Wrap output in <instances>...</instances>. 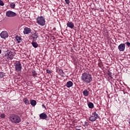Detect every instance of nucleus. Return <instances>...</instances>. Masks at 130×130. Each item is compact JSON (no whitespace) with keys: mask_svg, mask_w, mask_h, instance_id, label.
Listing matches in <instances>:
<instances>
[{"mask_svg":"<svg viewBox=\"0 0 130 130\" xmlns=\"http://www.w3.org/2000/svg\"><path fill=\"white\" fill-rule=\"evenodd\" d=\"M5 76V73H4V72H0V79L4 78Z\"/></svg>","mask_w":130,"mask_h":130,"instance_id":"obj_24","label":"nucleus"},{"mask_svg":"<svg viewBox=\"0 0 130 130\" xmlns=\"http://www.w3.org/2000/svg\"><path fill=\"white\" fill-rule=\"evenodd\" d=\"M9 119L12 123H15L18 124L21 122V117L17 114H12L9 116Z\"/></svg>","mask_w":130,"mask_h":130,"instance_id":"obj_2","label":"nucleus"},{"mask_svg":"<svg viewBox=\"0 0 130 130\" xmlns=\"http://www.w3.org/2000/svg\"><path fill=\"white\" fill-rule=\"evenodd\" d=\"M31 45L33 46V47H34L35 48H37V47H38V44L37 43L35 42L34 41H32L31 42Z\"/></svg>","mask_w":130,"mask_h":130,"instance_id":"obj_21","label":"nucleus"},{"mask_svg":"<svg viewBox=\"0 0 130 130\" xmlns=\"http://www.w3.org/2000/svg\"><path fill=\"white\" fill-rule=\"evenodd\" d=\"M1 118H5L6 117V115L4 114H1Z\"/></svg>","mask_w":130,"mask_h":130,"instance_id":"obj_27","label":"nucleus"},{"mask_svg":"<svg viewBox=\"0 0 130 130\" xmlns=\"http://www.w3.org/2000/svg\"><path fill=\"white\" fill-rule=\"evenodd\" d=\"M5 55L7 57V59H13L14 56H15V52H12L11 50H7L5 52Z\"/></svg>","mask_w":130,"mask_h":130,"instance_id":"obj_3","label":"nucleus"},{"mask_svg":"<svg viewBox=\"0 0 130 130\" xmlns=\"http://www.w3.org/2000/svg\"><path fill=\"white\" fill-rule=\"evenodd\" d=\"M81 80L86 84H90L92 82V76L89 72H84L82 74Z\"/></svg>","mask_w":130,"mask_h":130,"instance_id":"obj_1","label":"nucleus"},{"mask_svg":"<svg viewBox=\"0 0 130 130\" xmlns=\"http://www.w3.org/2000/svg\"><path fill=\"white\" fill-rule=\"evenodd\" d=\"M0 6H2V7L5 6V3H4V2L2 0H0Z\"/></svg>","mask_w":130,"mask_h":130,"instance_id":"obj_25","label":"nucleus"},{"mask_svg":"<svg viewBox=\"0 0 130 130\" xmlns=\"http://www.w3.org/2000/svg\"><path fill=\"white\" fill-rule=\"evenodd\" d=\"M67 27H69V28H71V29H74L75 27V25L74 24V23L72 22H68L67 23Z\"/></svg>","mask_w":130,"mask_h":130,"instance_id":"obj_12","label":"nucleus"},{"mask_svg":"<svg viewBox=\"0 0 130 130\" xmlns=\"http://www.w3.org/2000/svg\"><path fill=\"white\" fill-rule=\"evenodd\" d=\"M30 104L32 106H35L37 104V102L35 100H30Z\"/></svg>","mask_w":130,"mask_h":130,"instance_id":"obj_16","label":"nucleus"},{"mask_svg":"<svg viewBox=\"0 0 130 130\" xmlns=\"http://www.w3.org/2000/svg\"><path fill=\"white\" fill-rule=\"evenodd\" d=\"M39 117L40 119H43V120L46 119V118H47V114L43 112L40 114Z\"/></svg>","mask_w":130,"mask_h":130,"instance_id":"obj_11","label":"nucleus"},{"mask_svg":"<svg viewBox=\"0 0 130 130\" xmlns=\"http://www.w3.org/2000/svg\"><path fill=\"white\" fill-rule=\"evenodd\" d=\"M31 38H32V40L34 41L36 40V39L38 38V32H35L34 34L31 35Z\"/></svg>","mask_w":130,"mask_h":130,"instance_id":"obj_13","label":"nucleus"},{"mask_svg":"<svg viewBox=\"0 0 130 130\" xmlns=\"http://www.w3.org/2000/svg\"><path fill=\"white\" fill-rule=\"evenodd\" d=\"M37 23L40 26H44L45 25V18L43 16H39L36 19Z\"/></svg>","mask_w":130,"mask_h":130,"instance_id":"obj_4","label":"nucleus"},{"mask_svg":"<svg viewBox=\"0 0 130 130\" xmlns=\"http://www.w3.org/2000/svg\"><path fill=\"white\" fill-rule=\"evenodd\" d=\"M108 76H109V77H110V78H112V73L111 72H109L108 73Z\"/></svg>","mask_w":130,"mask_h":130,"instance_id":"obj_26","label":"nucleus"},{"mask_svg":"<svg viewBox=\"0 0 130 130\" xmlns=\"http://www.w3.org/2000/svg\"><path fill=\"white\" fill-rule=\"evenodd\" d=\"M74 83L71 81H68L66 83L67 88H71V87H73Z\"/></svg>","mask_w":130,"mask_h":130,"instance_id":"obj_14","label":"nucleus"},{"mask_svg":"<svg viewBox=\"0 0 130 130\" xmlns=\"http://www.w3.org/2000/svg\"><path fill=\"white\" fill-rule=\"evenodd\" d=\"M46 72H47V74H51V71H50V70L48 69L46 70Z\"/></svg>","mask_w":130,"mask_h":130,"instance_id":"obj_31","label":"nucleus"},{"mask_svg":"<svg viewBox=\"0 0 130 130\" xmlns=\"http://www.w3.org/2000/svg\"><path fill=\"white\" fill-rule=\"evenodd\" d=\"M99 118V115L96 112H94L92 113L91 115L89 117V121H96V119H98Z\"/></svg>","mask_w":130,"mask_h":130,"instance_id":"obj_5","label":"nucleus"},{"mask_svg":"<svg viewBox=\"0 0 130 130\" xmlns=\"http://www.w3.org/2000/svg\"><path fill=\"white\" fill-rule=\"evenodd\" d=\"M6 16L9 18H14L17 17V13L12 11H8L6 12Z\"/></svg>","mask_w":130,"mask_h":130,"instance_id":"obj_7","label":"nucleus"},{"mask_svg":"<svg viewBox=\"0 0 130 130\" xmlns=\"http://www.w3.org/2000/svg\"><path fill=\"white\" fill-rule=\"evenodd\" d=\"M31 31V28L26 27L24 28L23 34L24 35L30 34Z\"/></svg>","mask_w":130,"mask_h":130,"instance_id":"obj_10","label":"nucleus"},{"mask_svg":"<svg viewBox=\"0 0 130 130\" xmlns=\"http://www.w3.org/2000/svg\"><path fill=\"white\" fill-rule=\"evenodd\" d=\"M84 124H85V126H88V125H89V122L85 121V122H84Z\"/></svg>","mask_w":130,"mask_h":130,"instance_id":"obj_28","label":"nucleus"},{"mask_svg":"<svg viewBox=\"0 0 130 130\" xmlns=\"http://www.w3.org/2000/svg\"><path fill=\"white\" fill-rule=\"evenodd\" d=\"M88 106L90 109H93V108H94V104L92 102H89L88 104Z\"/></svg>","mask_w":130,"mask_h":130,"instance_id":"obj_19","label":"nucleus"},{"mask_svg":"<svg viewBox=\"0 0 130 130\" xmlns=\"http://www.w3.org/2000/svg\"><path fill=\"white\" fill-rule=\"evenodd\" d=\"M10 7L11 9H15V7H16V4L14 3H12L10 4Z\"/></svg>","mask_w":130,"mask_h":130,"instance_id":"obj_23","label":"nucleus"},{"mask_svg":"<svg viewBox=\"0 0 130 130\" xmlns=\"http://www.w3.org/2000/svg\"><path fill=\"white\" fill-rule=\"evenodd\" d=\"M0 36L1 38H3V39H6V38H8V37H9V33L7 31H3L0 34Z\"/></svg>","mask_w":130,"mask_h":130,"instance_id":"obj_8","label":"nucleus"},{"mask_svg":"<svg viewBox=\"0 0 130 130\" xmlns=\"http://www.w3.org/2000/svg\"><path fill=\"white\" fill-rule=\"evenodd\" d=\"M83 94L85 96V97H88L89 96V91L87 90H84L83 91Z\"/></svg>","mask_w":130,"mask_h":130,"instance_id":"obj_17","label":"nucleus"},{"mask_svg":"<svg viewBox=\"0 0 130 130\" xmlns=\"http://www.w3.org/2000/svg\"><path fill=\"white\" fill-rule=\"evenodd\" d=\"M15 39L17 41H18V43H20V41H22V38L18 36L15 37Z\"/></svg>","mask_w":130,"mask_h":130,"instance_id":"obj_22","label":"nucleus"},{"mask_svg":"<svg viewBox=\"0 0 130 130\" xmlns=\"http://www.w3.org/2000/svg\"><path fill=\"white\" fill-rule=\"evenodd\" d=\"M125 44H126L127 45V46H128V47H129L130 46V43L128 42H127L125 43Z\"/></svg>","mask_w":130,"mask_h":130,"instance_id":"obj_29","label":"nucleus"},{"mask_svg":"<svg viewBox=\"0 0 130 130\" xmlns=\"http://www.w3.org/2000/svg\"><path fill=\"white\" fill-rule=\"evenodd\" d=\"M1 53H2V50L1 49H0V54H1Z\"/></svg>","mask_w":130,"mask_h":130,"instance_id":"obj_33","label":"nucleus"},{"mask_svg":"<svg viewBox=\"0 0 130 130\" xmlns=\"http://www.w3.org/2000/svg\"><path fill=\"white\" fill-rule=\"evenodd\" d=\"M67 5H70V0H64Z\"/></svg>","mask_w":130,"mask_h":130,"instance_id":"obj_30","label":"nucleus"},{"mask_svg":"<svg viewBox=\"0 0 130 130\" xmlns=\"http://www.w3.org/2000/svg\"><path fill=\"white\" fill-rule=\"evenodd\" d=\"M23 101L25 105H30V102L27 98H23Z\"/></svg>","mask_w":130,"mask_h":130,"instance_id":"obj_15","label":"nucleus"},{"mask_svg":"<svg viewBox=\"0 0 130 130\" xmlns=\"http://www.w3.org/2000/svg\"><path fill=\"white\" fill-rule=\"evenodd\" d=\"M42 108H44L45 109H46V107H45V105H44V104H43V105H42Z\"/></svg>","mask_w":130,"mask_h":130,"instance_id":"obj_32","label":"nucleus"},{"mask_svg":"<svg viewBox=\"0 0 130 130\" xmlns=\"http://www.w3.org/2000/svg\"><path fill=\"white\" fill-rule=\"evenodd\" d=\"M14 67L16 72H21L22 71V64H21L20 61H16L14 63Z\"/></svg>","mask_w":130,"mask_h":130,"instance_id":"obj_6","label":"nucleus"},{"mask_svg":"<svg viewBox=\"0 0 130 130\" xmlns=\"http://www.w3.org/2000/svg\"><path fill=\"white\" fill-rule=\"evenodd\" d=\"M118 49H119V51H124V49H125V44H120L118 46Z\"/></svg>","mask_w":130,"mask_h":130,"instance_id":"obj_9","label":"nucleus"},{"mask_svg":"<svg viewBox=\"0 0 130 130\" xmlns=\"http://www.w3.org/2000/svg\"><path fill=\"white\" fill-rule=\"evenodd\" d=\"M31 74H32V77H34V78H36V77H37V73L35 71V70H32L31 71Z\"/></svg>","mask_w":130,"mask_h":130,"instance_id":"obj_20","label":"nucleus"},{"mask_svg":"<svg viewBox=\"0 0 130 130\" xmlns=\"http://www.w3.org/2000/svg\"><path fill=\"white\" fill-rule=\"evenodd\" d=\"M59 75H60V76H61V77H64V73L63 72V71H62V69H59Z\"/></svg>","mask_w":130,"mask_h":130,"instance_id":"obj_18","label":"nucleus"}]
</instances>
